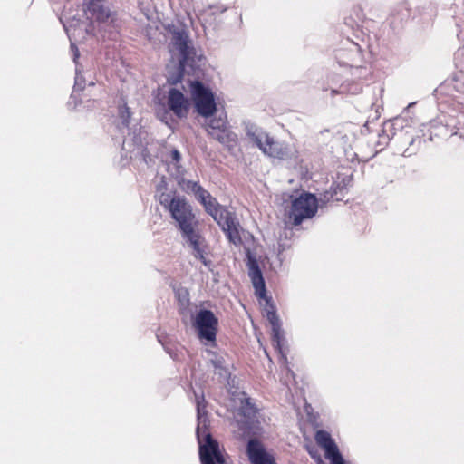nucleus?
Wrapping results in <instances>:
<instances>
[{"mask_svg": "<svg viewBox=\"0 0 464 464\" xmlns=\"http://www.w3.org/2000/svg\"><path fill=\"white\" fill-rule=\"evenodd\" d=\"M198 425L196 430L199 444V458L202 464H226L218 443L208 431L209 420L204 394L195 392Z\"/></svg>", "mask_w": 464, "mask_h": 464, "instance_id": "f257e3e1", "label": "nucleus"}, {"mask_svg": "<svg viewBox=\"0 0 464 464\" xmlns=\"http://www.w3.org/2000/svg\"><path fill=\"white\" fill-rule=\"evenodd\" d=\"M167 31L169 34V51L173 54H178L182 68H202L205 58L203 55L197 53L187 30L174 24H169Z\"/></svg>", "mask_w": 464, "mask_h": 464, "instance_id": "f03ea898", "label": "nucleus"}, {"mask_svg": "<svg viewBox=\"0 0 464 464\" xmlns=\"http://www.w3.org/2000/svg\"><path fill=\"white\" fill-rule=\"evenodd\" d=\"M362 45L346 38L342 41L341 46L335 51V59L340 66L350 67L352 75L355 79H364L371 74L370 70L363 66Z\"/></svg>", "mask_w": 464, "mask_h": 464, "instance_id": "7ed1b4c3", "label": "nucleus"}, {"mask_svg": "<svg viewBox=\"0 0 464 464\" xmlns=\"http://www.w3.org/2000/svg\"><path fill=\"white\" fill-rule=\"evenodd\" d=\"M212 218L230 244L236 246H240L243 244L242 236L246 231L234 211L224 206L218 212H215Z\"/></svg>", "mask_w": 464, "mask_h": 464, "instance_id": "0eeeda50", "label": "nucleus"}, {"mask_svg": "<svg viewBox=\"0 0 464 464\" xmlns=\"http://www.w3.org/2000/svg\"><path fill=\"white\" fill-rule=\"evenodd\" d=\"M205 129L209 137L226 147H233L237 143V136L229 129L226 114L211 118L205 124Z\"/></svg>", "mask_w": 464, "mask_h": 464, "instance_id": "9b49d317", "label": "nucleus"}, {"mask_svg": "<svg viewBox=\"0 0 464 464\" xmlns=\"http://www.w3.org/2000/svg\"><path fill=\"white\" fill-rule=\"evenodd\" d=\"M240 405L237 409L235 420L243 435H250L256 428L257 408L245 392L239 397Z\"/></svg>", "mask_w": 464, "mask_h": 464, "instance_id": "9d476101", "label": "nucleus"}, {"mask_svg": "<svg viewBox=\"0 0 464 464\" xmlns=\"http://www.w3.org/2000/svg\"><path fill=\"white\" fill-rule=\"evenodd\" d=\"M317 209V198L314 194L304 192L292 201L288 218L294 226H299L304 219L312 218Z\"/></svg>", "mask_w": 464, "mask_h": 464, "instance_id": "1a4fd4ad", "label": "nucleus"}, {"mask_svg": "<svg viewBox=\"0 0 464 464\" xmlns=\"http://www.w3.org/2000/svg\"><path fill=\"white\" fill-rule=\"evenodd\" d=\"M244 130L247 138L266 155L276 158L285 159L289 155V149L286 144L276 140L266 130L259 128L250 121L243 122Z\"/></svg>", "mask_w": 464, "mask_h": 464, "instance_id": "20e7f679", "label": "nucleus"}, {"mask_svg": "<svg viewBox=\"0 0 464 464\" xmlns=\"http://www.w3.org/2000/svg\"><path fill=\"white\" fill-rule=\"evenodd\" d=\"M165 349H166L167 353L170 355V357H172L174 360L177 359L176 354L171 350H169V348H165Z\"/></svg>", "mask_w": 464, "mask_h": 464, "instance_id": "473e14b6", "label": "nucleus"}, {"mask_svg": "<svg viewBox=\"0 0 464 464\" xmlns=\"http://www.w3.org/2000/svg\"><path fill=\"white\" fill-rule=\"evenodd\" d=\"M169 156L172 163L175 164L177 170L179 171V169L181 168V166L179 165V162L181 160V153L178 149H172Z\"/></svg>", "mask_w": 464, "mask_h": 464, "instance_id": "c756f323", "label": "nucleus"}, {"mask_svg": "<svg viewBox=\"0 0 464 464\" xmlns=\"http://www.w3.org/2000/svg\"><path fill=\"white\" fill-rule=\"evenodd\" d=\"M406 121H407L403 118H395L392 121L385 122L382 132L379 134L377 144L379 146H386L391 140V135L392 137L397 135V130L402 134L403 128L406 126Z\"/></svg>", "mask_w": 464, "mask_h": 464, "instance_id": "a211bd4d", "label": "nucleus"}, {"mask_svg": "<svg viewBox=\"0 0 464 464\" xmlns=\"http://www.w3.org/2000/svg\"><path fill=\"white\" fill-rule=\"evenodd\" d=\"M87 18L97 22H104L110 16V12L104 6L103 0L83 4Z\"/></svg>", "mask_w": 464, "mask_h": 464, "instance_id": "412c9836", "label": "nucleus"}, {"mask_svg": "<svg viewBox=\"0 0 464 464\" xmlns=\"http://www.w3.org/2000/svg\"><path fill=\"white\" fill-rule=\"evenodd\" d=\"M346 188L339 183H334L329 190H326L321 195L320 200L324 202H329L330 200H342L344 197Z\"/></svg>", "mask_w": 464, "mask_h": 464, "instance_id": "b1692460", "label": "nucleus"}, {"mask_svg": "<svg viewBox=\"0 0 464 464\" xmlns=\"http://www.w3.org/2000/svg\"><path fill=\"white\" fill-rule=\"evenodd\" d=\"M246 256V266L248 269V276L251 279L256 294L260 298L266 297V283L262 271L259 267L256 255L248 247H245Z\"/></svg>", "mask_w": 464, "mask_h": 464, "instance_id": "4468645a", "label": "nucleus"}, {"mask_svg": "<svg viewBox=\"0 0 464 464\" xmlns=\"http://www.w3.org/2000/svg\"><path fill=\"white\" fill-rule=\"evenodd\" d=\"M362 86L360 82H357L355 81L352 82H344L341 84L338 90H332V94L335 93H348V94H358L362 92Z\"/></svg>", "mask_w": 464, "mask_h": 464, "instance_id": "393cba45", "label": "nucleus"}, {"mask_svg": "<svg viewBox=\"0 0 464 464\" xmlns=\"http://www.w3.org/2000/svg\"><path fill=\"white\" fill-rule=\"evenodd\" d=\"M343 464H345V461H344V459H343Z\"/></svg>", "mask_w": 464, "mask_h": 464, "instance_id": "e433bc0d", "label": "nucleus"}, {"mask_svg": "<svg viewBox=\"0 0 464 464\" xmlns=\"http://www.w3.org/2000/svg\"><path fill=\"white\" fill-rule=\"evenodd\" d=\"M178 183L183 191H185L187 194H190L193 196L198 192V190L201 187V185L198 181L189 180L184 178H181L178 181Z\"/></svg>", "mask_w": 464, "mask_h": 464, "instance_id": "cd10ccee", "label": "nucleus"}, {"mask_svg": "<svg viewBox=\"0 0 464 464\" xmlns=\"http://www.w3.org/2000/svg\"><path fill=\"white\" fill-rule=\"evenodd\" d=\"M161 204L165 205L175 220L180 234L198 227V220L193 213L192 207L184 197L173 196L169 201L164 198Z\"/></svg>", "mask_w": 464, "mask_h": 464, "instance_id": "423d86ee", "label": "nucleus"}, {"mask_svg": "<svg viewBox=\"0 0 464 464\" xmlns=\"http://www.w3.org/2000/svg\"><path fill=\"white\" fill-rule=\"evenodd\" d=\"M142 157H143V160L144 161L149 164L152 161V159L149 156L148 152L146 150H143L142 151Z\"/></svg>", "mask_w": 464, "mask_h": 464, "instance_id": "2f4dec72", "label": "nucleus"}, {"mask_svg": "<svg viewBox=\"0 0 464 464\" xmlns=\"http://www.w3.org/2000/svg\"><path fill=\"white\" fill-rule=\"evenodd\" d=\"M193 325L198 332V336L200 340L208 342H215L218 319L214 313L208 309H200L193 321Z\"/></svg>", "mask_w": 464, "mask_h": 464, "instance_id": "f8f14e48", "label": "nucleus"}, {"mask_svg": "<svg viewBox=\"0 0 464 464\" xmlns=\"http://www.w3.org/2000/svg\"><path fill=\"white\" fill-rule=\"evenodd\" d=\"M173 292L180 308L186 309L189 304V292L188 288L180 285H174Z\"/></svg>", "mask_w": 464, "mask_h": 464, "instance_id": "bb28decb", "label": "nucleus"}, {"mask_svg": "<svg viewBox=\"0 0 464 464\" xmlns=\"http://www.w3.org/2000/svg\"><path fill=\"white\" fill-rule=\"evenodd\" d=\"M266 319L271 325L273 344L276 348L279 349L284 339L282 324L272 304L266 309Z\"/></svg>", "mask_w": 464, "mask_h": 464, "instance_id": "6ab92c4d", "label": "nucleus"}, {"mask_svg": "<svg viewBox=\"0 0 464 464\" xmlns=\"http://www.w3.org/2000/svg\"><path fill=\"white\" fill-rule=\"evenodd\" d=\"M210 362L214 369L216 370L217 373L221 378L227 379L229 376L230 373L223 355L214 354Z\"/></svg>", "mask_w": 464, "mask_h": 464, "instance_id": "a878e982", "label": "nucleus"}, {"mask_svg": "<svg viewBox=\"0 0 464 464\" xmlns=\"http://www.w3.org/2000/svg\"><path fill=\"white\" fill-rule=\"evenodd\" d=\"M195 198L204 207L205 211L211 217L224 206L220 205L217 198L205 189L202 186L194 195Z\"/></svg>", "mask_w": 464, "mask_h": 464, "instance_id": "aec40b11", "label": "nucleus"}, {"mask_svg": "<svg viewBox=\"0 0 464 464\" xmlns=\"http://www.w3.org/2000/svg\"><path fill=\"white\" fill-rule=\"evenodd\" d=\"M120 122L117 125L122 136V149L132 150L143 147L145 132L138 123H132L131 113L126 103L120 105L118 110Z\"/></svg>", "mask_w": 464, "mask_h": 464, "instance_id": "39448f33", "label": "nucleus"}, {"mask_svg": "<svg viewBox=\"0 0 464 464\" xmlns=\"http://www.w3.org/2000/svg\"><path fill=\"white\" fill-rule=\"evenodd\" d=\"M71 51L73 54V62L75 63V82L73 87V92L71 98H73L75 93L79 91H82L86 85V80L84 76L82 74L80 65L78 63V59L80 57V53L77 46L74 44H71Z\"/></svg>", "mask_w": 464, "mask_h": 464, "instance_id": "4be33fe9", "label": "nucleus"}, {"mask_svg": "<svg viewBox=\"0 0 464 464\" xmlns=\"http://www.w3.org/2000/svg\"><path fill=\"white\" fill-rule=\"evenodd\" d=\"M201 72V68H182L180 65V62H179V66L174 72H170L168 76V82L169 84L175 85L180 82L183 79L185 73L188 75H198Z\"/></svg>", "mask_w": 464, "mask_h": 464, "instance_id": "5701e85b", "label": "nucleus"}, {"mask_svg": "<svg viewBox=\"0 0 464 464\" xmlns=\"http://www.w3.org/2000/svg\"><path fill=\"white\" fill-rule=\"evenodd\" d=\"M180 235L185 243L192 249L193 256L199 259L206 267L210 268L212 261L205 256L206 241L198 227L188 229Z\"/></svg>", "mask_w": 464, "mask_h": 464, "instance_id": "ddd939ff", "label": "nucleus"}, {"mask_svg": "<svg viewBox=\"0 0 464 464\" xmlns=\"http://www.w3.org/2000/svg\"><path fill=\"white\" fill-rule=\"evenodd\" d=\"M315 440L324 450V457L331 464H343V457L328 431L324 430H317L315 433Z\"/></svg>", "mask_w": 464, "mask_h": 464, "instance_id": "2eb2a0df", "label": "nucleus"}, {"mask_svg": "<svg viewBox=\"0 0 464 464\" xmlns=\"http://www.w3.org/2000/svg\"><path fill=\"white\" fill-rule=\"evenodd\" d=\"M452 87L460 93H464V68L455 73L451 81Z\"/></svg>", "mask_w": 464, "mask_h": 464, "instance_id": "c85d7f7f", "label": "nucleus"}, {"mask_svg": "<svg viewBox=\"0 0 464 464\" xmlns=\"http://www.w3.org/2000/svg\"><path fill=\"white\" fill-rule=\"evenodd\" d=\"M246 451L252 464H276L273 456L266 451L263 445L256 439L248 440Z\"/></svg>", "mask_w": 464, "mask_h": 464, "instance_id": "dca6fc26", "label": "nucleus"}, {"mask_svg": "<svg viewBox=\"0 0 464 464\" xmlns=\"http://www.w3.org/2000/svg\"><path fill=\"white\" fill-rule=\"evenodd\" d=\"M168 107L178 118H184L188 112V102L184 94L178 89L169 91Z\"/></svg>", "mask_w": 464, "mask_h": 464, "instance_id": "f3484780", "label": "nucleus"}, {"mask_svg": "<svg viewBox=\"0 0 464 464\" xmlns=\"http://www.w3.org/2000/svg\"><path fill=\"white\" fill-rule=\"evenodd\" d=\"M435 122H436V121H432V122H430L431 127H434V126H435Z\"/></svg>", "mask_w": 464, "mask_h": 464, "instance_id": "c9c22d12", "label": "nucleus"}, {"mask_svg": "<svg viewBox=\"0 0 464 464\" xmlns=\"http://www.w3.org/2000/svg\"><path fill=\"white\" fill-rule=\"evenodd\" d=\"M442 128H443V129H445V130H447V128H448V122L446 123V125H443V126H442Z\"/></svg>", "mask_w": 464, "mask_h": 464, "instance_id": "f704fd0d", "label": "nucleus"}, {"mask_svg": "<svg viewBox=\"0 0 464 464\" xmlns=\"http://www.w3.org/2000/svg\"><path fill=\"white\" fill-rule=\"evenodd\" d=\"M189 87L196 111L205 118L213 116L217 111L213 92L198 80L190 81Z\"/></svg>", "mask_w": 464, "mask_h": 464, "instance_id": "6e6552de", "label": "nucleus"}, {"mask_svg": "<svg viewBox=\"0 0 464 464\" xmlns=\"http://www.w3.org/2000/svg\"><path fill=\"white\" fill-rule=\"evenodd\" d=\"M89 85L92 86V85H94V82L92 81H90Z\"/></svg>", "mask_w": 464, "mask_h": 464, "instance_id": "72a5a7b5", "label": "nucleus"}, {"mask_svg": "<svg viewBox=\"0 0 464 464\" xmlns=\"http://www.w3.org/2000/svg\"><path fill=\"white\" fill-rule=\"evenodd\" d=\"M416 141H418V143L420 144V139H415V138H411V140L409 141V148L405 149L402 152V155L405 156V157H409L412 154H414L417 150L418 148H413Z\"/></svg>", "mask_w": 464, "mask_h": 464, "instance_id": "7c9ffc66", "label": "nucleus"}]
</instances>
